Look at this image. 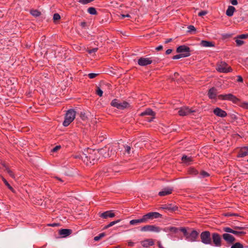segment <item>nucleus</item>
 Returning a JSON list of instances; mask_svg holds the SVG:
<instances>
[{"mask_svg":"<svg viewBox=\"0 0 248 248\" xmlns=\"http://www.w3.org/2000/svg\"><path fill=\"white\" fill-rule=\"evenodd\" d=\"M105 151L104 149H101L99 150H93L91 149L88 150V155L83 154V156H81V159L86 165H93L98 159V154L103 155L105 157H107L108 155H104V152Z\"/></svg>","mask_w":248,"mask_h":248,"instance_id":"nucleus-1","label":"nucleus"},{"mask_svg":"<svg viewBox=\"0 0 248 248\" xmlns=\"http://www.w3.org/2000/svg\"><path fill=\"white\" fill-rule=\"evenodd\" d=\"M216 70L220 73H228L232 71V68L225 62L221 61L217 63Z\"/></svg>","mask_w":248,"mask_h":248,"instance_id":"nucleus-2","label":"nucleus"},{"mask_svg":"<svg viewBox=\"0 0 248 248\" xmlns=\"http://www.w3.org/2000/svg\"><path fill=\"white\" fill-rule=\"evenodd\" d=\"M76 116V111L72 109H69L66 113L65 119L63 122V125L68 126L74 120Z\"/></svg>","mask_w":248,"mask_h":248,"instance_id":"nucleus-3","label":"nucleus"},{"mask_svg":"<svg viewBox=\"0 0 248 248\" xmlns=\"http://www.w3.org/2000/svg\"><path fill=\"white\" fill-rule=\"evenodd\" d=\"M218 98L222 100L230 101L235 104H238L240 102V99L232 93L219 94L218 95Z\"/></svg>","mask_w":248,"mask_h":248,"instance_id":"nucleus-4","label":"nucleus"},{"mask_svg":"<svg viewBox=\"0 0 248 248\" xmlns=\"http://www.w3.org/2000/svg\"><path fill=\"white\" fill-rule=\"evenodd\" d=\"M111 105L119 109H124L130 106L129 104L127 102L123 101L122 102H120L116 99H114L111 101Z\"/></svg>","mask_w":248,"mask_h":248,"instance_id":"nucleus-5","label":"nucleus"},{"mask_svg":"<svg viewBox=\"0 0 248 248\" xmlns=\"http://www.w3.org/2000/svg\"><path fill=\"white\" fill-rule=\"evenodd\" d=\"M162 228L153 225H147L141 228L140 231L142 232H159Z\"/></svg>","mask_w":248,"mask_h":248,"instance_id":"nucleus-6","label":"nucleus"},{"mask_svg":"<svg viewBox=\"0 0 248 248\" xmlns=\"http://www.w3.org/2000/svg\"><path fill=\"white\" fill-rule=\"evenodd\" d=\"M201 241L204 244H211L210 232L208 231H204L201 234Z\"/></svg>","mask_w":248,"mask_h":248,"instance_id":"nucleus-7","label":"nucleus"},{"mask_svg":"<svg viewBox=\"0 0 248 248\" xmlns=\"http://www.w3.org/2000/svg\"><path fill=\"white\" fill-rule=\"evenodd\" d=\"M143 217L146 223H147L149 221L153 220L154 218H161L162 215L158 212H149L143 215Z\"/></svg>","mask_w":248,"mask_h":248,"instance_id":"nucleus-8","label":"nucleus"},{"mask_svg":"<svg viewBox=\"0 0 248 248\" xmlns=\"http://www.w3.org/2000/svg\"><path fill=\"white\" fill-rule=\"evenodd\" d=\"M176 52L182 55H186L185 57L190 55V48L185 45H182L178 46L176 49Z\"/></svg>","mask_w":248,"mask_h":248,"instance_id":"nucleus-9","label":"nucleus"},{"mask_svg":"<svg viewBox=\"0 0 248 248\" xmlns=\"http://www.w3.org/2000/svg\"><path fill=\"white\" fill-rule=\"evenodd\" d=\"M195 112V110L189 108L187 107H181L179 109L178 114L181 116H187L191 113Z\"/></svg>","mask_w":248,"mask_h":248,"instance_id":"nucleus-10","label":"nucleus"},{"mask_svg":"<svg viewBox=\"0 0 248 248\" xmlns=\"http://www.w3.org/2000/svg\"><path fill=\"white\" fill-rule=\"evenodd\" d=\"M155 60H152L151 58L141 57L138 60V63L140 66H144L151 64Z\"/></svg>","mask_w":248,"mask_h":248,"instance_id":"nucleus-11","label":"nucleus"},{"mask_svg":"<svg viewBox=\"0 0 248 248\" xmlns=\"http://www.w3.org/2000/svg\"><path fill=\"white\" fill-rule=\"evenodd\" d=\"M213 243L216 247H221V238L220 235L217 233H213L212 235Z\"/></svg>","mask_w":248,"mask_h":248,"instance_id":"nucleus-12","label":"nucleus"},{"mask_svg":"<svg viewBox=\"0 0 248 248\" xmlns=\"http://www.w3.org/2000/svg\"><path fill=\"white\" fill-rule=\"evenodd\" d=\"M155 113L150 108L146 109L145 111H144L143 112L140 114V116H141L145 115H149L152 116L151 119L147 120V121L149 122H152L155 119Z\"/></svg>","mask_w":248,"mask_h":248,"instance_id":"nucleus-13","label":"nucleus"},{"mask_svg":"<svg viewBox=\"0 0 248 248\" xmlns=\"http://www.w3.org/2000/svg\"><path fill=\"white\" fill-rule=\"evenodd\" d=\"M222 237L229 244H232L235 241V238L232 235L228 233H223Z\"/></svg>","mask_w":248,"mask_h":248,"instance_id":"nucleus-14","label":"nucleus"},{"mask_svg":"<svg viewBox=\"0 0 248 248\" xmlns=\"http://www.w3.org/2000/svg\"><path fill=\"white\" fill-rule=\"evenodd\" d=\"M215 115L221 118L225 117L227 115V112L219 108H216L213 110Z\"/></svg>","mask_w":248,"mask_h":248,"instance_id":"nucleus-15","label":"nucleus"},{"mask_svg":"<svg viewBox=\"0 0 248 248\" xmlns=\"http://www.w3.org/2000/svg\"><path fill=\"white\" fill-rule=\"evenodd\" d=\"M199 233L196 230H192L190 233H189L187 240L190 242H195L196 241Z\"/></svg>","mask_w":248,"mask_h":248,"instance_id":"nucleus-16","label":"nucleus"},{"mask_svg":"<svg viewBox=\"0 0 248 248\" xmlns=\"http://www.w3.org/2000/svg\"><path fill=\"white\" fill-rule=\"evenodd\" d=\"M160 208L161 209L168 210L171 212L177 211L178 209V207L173 204H164L162 205Z\"/></svg>","mask_w":248,"mask_h":248,"instance_id":"nucleus-17","label":"nucleus"},{"mask_svg":"<svg viewBox=\"0 0 248 248\" xmlns=\"http://www.w3.org/2000/svg\"><path fill=\"white\" fill-rule=\"evenodd\" d=\"M99 216L104 219H107L108 217H115V214L111 210L107 211L103 213H99Z\"/></svg>","mask_w":248,"mask_h":248,"instance_id":"nucleus-18","label":"nucleus"},{"mask_svg":"<svg viewBox=\"0 0 248 248\" xmlns=\"http://www.w3.org/2000/svg\"><path fill=\"white\" fill-rule=\"evenodd\" d=\"M154 244V240L152 239H146L141 241V245L144 248H148L153 246Z\"/></svg>","mask_w":248,"mask_h":248,"instance_id":"nucleus-19","label":"nucleus"},{"mask_svg":"<svg viewBox=\"0 0 248 248\" xmlns=\"http://www.w3.org/2000/svg\"><path fill=\"white\" fill-rule=\"evenodd\" d=\"M248 155V146L242 147L238 153V157H243Z\"/></svg>","mask_w":248,"mask_h":248,"instance_id":"nucleus-20","label":"nucleus"},{"mask_svg":"<svg viewBox=\"0 0 248 248\" xmlns=\"http://www.w3.org/2000/svg\"><path fill=\"white\" fill-rule=\"evenodd\" d=\"M172 190L173 189L171 187H165L159 192L158 195L160 196H165L171 194Z\"/></svg>","mask_w":248,"mask_h":248,"instance_id":"nucleus-21","label":"nucleus"},{"mask_svg":"<svg viewBox=\"0 0 248 248\" xmlns=\"http://www.w3.org/2000/svg\"><path fill=\"white\" fill-rule=\"evenodd\" d=\"M129 223L131 225H136L141 223H146V221L143 216L140 218L130 220Z\"/></svg>","mask_w":248,"mask_h":248,"instance_id":"nucleus-22","label":"nucleus"},{"mask_svg":"<svg viewBox=\"0 0 248 248\" xmlns=\"http://www.w3.org/2000/svg\"><path fill=\"white\" fill-rule=\"evenodd\" d=\"M72 231L71 229H62L59 231V234L62 237H65L71 234Z\"/></svg>","mask_w":248,"mask_h":248,"instance_id":"nucleus-23","label":"nucleus"},{"mask_svg":"<svg viewBox=\"0 0 248 248\" xmlns=\"http://www.w3.org/2000/svg\"><path fill=\"white\" fill-rule=\"evenodd\" d=\"M183 162L186 165H189L193 161V158L191 156H188L184 155L182 157Z\"/></svg>","mask_w":248,"mask_h":248,"instance_id":"nucleus-24","label":"nucleus"},{"mask_svg":"<svg viewBox=\"0 0 248 248\" xmlns=\"http://www.w3.org/2000/svg\"><path fill=\"white\" fill-rule=\"evenodd\" d=\"M179 228L175 227H168L164 228L163 231L165 232H172L174 233H176L179 231Z\"/></svg>","mask_w":248,"mask_h":248,"instance_id":"nucleus-25","label":"nucleus"},{"mask_svg":"<svg viewBox=\"0 0 248 248\" xmlns=\"http://www.w3.org/2000/svg\"><path fill=\"white\" fill-rule=\"evenodd\" d=\"M235 11V7L232 6H229L226 10V14L228 16H232Z\"/></svg>","mask_w":248,"mask_h":248,"instance_id":"nucleus-26","label":"nucleus"},{"mask_svg":"<svg viewBox=\"0 0 248 248\" xmlns=\"http://www.w3.org/2000/svg\"><path fill=\"white\" fill-rule=\"evenodd\" d=\"M208 95L210 99H215L216 97V90L214 88H211L208 93Z\"/></svg>","mask_w":248,"mask_h":248,"instance_id":"nucleus-27","label":"nucleus"},{"mask_svg":"<svg viewBox=\"0 0 248 248\" xmlns=\"http://www.w3.org/2000/svg\"><path fill=\"white\" fill-rule=\"evenodd\" d=\"M200 45L203 47H213L215 46L213 42L205 40H202L201 42Z\"/></svg>","mask_w":248,"mask_h":248,"instance_id":"nucleus-28","label":"nucleus"},{"mask_svg":"<svg viewBox=\"0 0 248 248\" xmlns=\"http://www.w3.org/2000/svg\"><path fill=\"white\" fill-rule=\"evenodd\" d=\"M179 231L182 232L185 237H186V239L187 240V236H188L189 233L187 232L186 229L185 227H180L179 228Z\"/></svg>","mask_w":248,"mask_h":248,"instance_id":"nucleus-29","label":"nucleus"},{"mask_svg":"<svg viewBox=\"0 0 248 248\" xmlns=\"http://www.w3.org/2000/svg\"><path fill=\"white\" fill-rule=\"evenodd\" d=\"M30 13L34 17H38L41 15V12L37 10H31Z\"/></svg>","mask_w":248,"mask_h":248,"instance_id":"nucleus-30","label":"nucleus"},{"mask_svg":"<svg viewBox=\"0 0 248 248\" xmlns=\"http://www.w3.org/2000/svg\"><path fill=\"white\" fill-rule=\"evenodd\" d=\"M88 12L92 15H95L97 14V11L95 8L91 7H89L87 10Z\"/></svg>","mask_w":248,"mask_h":248,"instance_id":"nucleus-31","label":"nucleus"},{"mask_svg":"<svg viewBox=\"0 0 248 248\" xmlns=\"http://www.w3.org/2000/svg\"><path fill=\"white\" fill-rule=\"evenodd\" d=\"M239 106L245 109H248V102H238Z\"/></svg>","mask_w":248,"mask_h":248,"instance_id":"nucleus-32","label":"nucleus"},{"mask_svg":"<svg viewBox=\"0 0 248 248\" xmlns=\"http://www.w3.org/2000/svg\"><path fill=\"white\" fill-rule=\"evenodd\" d=\"M120 221V219H118V220H115V221H111L108 225H107L106 226H105L104 229H108V228L113 226L114 225L117 224V223L119 222Z\"/></svg>","mask_w":248,"mask_h":248,"instance_id":"nucleus-33","label":"nucleus"},{"mask_svg":"<svg viewBox=\"0 0 248 248\" xmlns=\"http://www.w3.org/2000/svg\"><path fill=\"white\" fill-rule=\"evenodd\" d=\"M106 235L105 232L100 233L98 235L94 237L93 239L95 241H98Z\"/></svg>","mask_w":248,"mask_h":248,"instance_id":"nucleus-34","label":"nucleus"},{"mask_svg":"<svg viewBox=\"0 0 248 248\" xmlns=\"http://www.w3.org/2000/svg\"><path fill=\"white\" fill-rule=\"evenodd\" d=\"M231 248H244V246L241 243L237 242L232 245Z\"/></svg>","mask_w":248,"mask_h":248,"instance_id":"nucleus-35","label":"nucleus"},{"mask_svg":"<svg viewBox=\"0 0 248 248\" xmlns=\"http://www.w3.org/2000/svg\"><path fill=\"white\" fill-rule=\"evenodd\" d=\"M2 165L3 166V167H4L5 168V170H6L7 173L9 174V175L14 178V173L13 172V171L12 170H11L8 168H7L5 165V164H3Z\"/></svg>","mask_w":248,"mask_h":248,"instance_id":"nucleus-36","label":"nucleus"},{"mask_svg":"<svg viewBox=\"0 0 248 248\" xmlns=\"http://www.w3.org/2000/svg\"><path fill=\"white\" fill-rule=\"evenodd\" d=\"M188 172L190 174L192 175H197L198 174V171L194 168H190L188 170Z\"/></svg>","mask_w":248,"mask_h":248,"instance_id":"nucleus-37","label":"nucleus"},{"mask_svg":"<svg viewBox=\"0 0 248 248\" xmlns=\"http://www.w3.org/2000/svg\"><path fill=\"white\" fill-rule=\"evenodd\" d=\"M2 180L5 185L7 186V187L10 189V190L13 191V188L10 185V184L8 183V182L6 181V180L3 177H2Z\"/></svg>","mask_w":248,"mask_h":248,"instance_id":"nucleus-38","label":"nucleus"},{"mask_svg":"<svg viewBox=\"0 0 248 248\" xmlns=\"http://www.w3.org/2000/svg\"><path fill=\"white\" fill-rule=\"evenodd\" d=\"M186 56V55H182V54H177V55L174 56L172 57V59H173V60L179 59L181 58L185 57Z\"/></svg>","mask_w":248,"mask_h":248,"instance_id":"nucleus-39","label":"nucleus"},{"mask_svg":"<svg viewBox=\"0 0 248 248\" xmlns=\"http://www.w3.org/2000/svg\"><path fill=\"white\" fill-rule=\"evenodd\" d=\"M125 149V152L127 153L128 154H130L131 153V147L129 145H126L124 146Z\"/></svg>","mask_w":248,"mask_h":248,"instance_id":"nucleus-40","label":"nucleus"},{"mask_svg":"<svg viewBox=\"0 0 248 248\" xmlns=\"http://www.w3.org/2000/svg\"><path fill=\"white\" fill-rule=\"evenodd\" d=\"M223 230L224 232H226L232 233L233 232V231H234L229 227H225L223 228Z\"/></svg>","mask_w":248,"mask_h":248,"instance_id":"nucleus-41","label":"nucleus"},{"mask_svg":"<svg viewBox=\"0 0 248 248\" xmlns=\"http://www.w3.org/2000/svg\"><path fill=\"white\" fill-rule=\"evenodd\" d=\"M96 93L98 95L101 97L103 95V92L100 88L98 87L96 90Z\"/></svg>","mask_w":248,"mask_h":248,"instance_id":"nucleus-42","label":"nucleus"},{"mask_svg":"<svg viewBox=\"0 0 248 248\" xmlns=\"http://www.w3.org/2000/svg\"><path fill=\"white\" fill-rule=\"evenodd\" d=\"M232 233L239 236L242 234H245L246 233L244 232L236 231L234 230Z\"/></svg>","mask_w":248,"mask_h":248,"instance_id":"nucleus-43","label":"nucleus"},{"mask_svg":"<svg viewBox=\"0 0 248 248\" xmlns=\"http://www.w3.org/2000/svg\"><path fill=\"white\" fill-rule=\"evenodd\" d=\"M188 28V32H191L193 31H196V28L193 25H189L187 27Z\"/></svg>","mask_w":248,"mask_h":248,"instance_id":"nucleus-44","label":"nucleus"},{"mask_svg":"<svg viewBox=\"0 0 248 248\" xmlns=\"http://www.w3.org/2000/svg\"><path fill=\"white\" fill-rule=\"evenodd\" d=\"M61 18L60 15L58 13L54 14L53 15V20L54 21L58 20Z\"/></svg>","mask_w":248,"mask_h":248,"instance_id":"nucleus-45","label":"nucleus"},{"mask_svg":"<svg viewBox=\"0 0 248 248\" xmlns=\"http://www.w3.org/2000/svg\"><path fill=\"white\" fill-rule=\"evenodd\" d=\"M238 39L239 38L236 39L235 42H236V45L237 46H240L242 45L244 42L243 41H242L240 39Z\"/></svg>","mask_w":248,"mask_h":248,"instance_id":"nucleus-46","label":"nucleus"},{"mask_svg":"<svg viewBox=\"0 0 248 248\" xmlns=\"http://www.w3.org/2000/svg\"><path fill=\"white\" fill-rule=\"evenodd\" d=\"M200 174L202 178L206 177L209 176V174L205 171H202Z\"/></svg>","mask_w":248,"mask_h":248,"instance_id":"nucleus-47","label":"nucleus"},{"mask_svg":"<svg viewBox=\"0 0 248 248\" xmlns=\"http://www.w3.org/2000/svg\"><path fill=\"white\" fill-rule=\"evenodd\" d=\"M248 37V34H241L237 36V38L239 39H246Z\"/></svg>","mask_w":248,"mask_h":248,"instance_id":"nucleus-48","label":"nucleus"},{"mask_svg":"<svg viewBox=\"0 0 248 248\" xmlns=\"http://www.w3.org/2000/svg\"><path fill=\"white\" fill-rule=\"evenodd\" d=\"M61 148V146L60 145H57V146H56L55 147H54L51 151L52 152H57L58 150H59V149H60Z\"/></svg>","mask_w":248,"mask_h":248,"instance_id":"nucleus-49","label":"nucleus"},{"mask_svg":"<svg viewBox=\"0 0 248 248\" xmlns=\"http://www.w3.org/2000/svg\"><path fill=\"white\" fill-rule=\"evenodd\" d=\"M98 75L97 74L95 73H90L88 74V77L90 78H93Z\"/></svg>","mask_w":248,"mask_h":248,"instance_id":"nucleus-50","label":"nucleus"},{"mask_svg":"<svg viewBox=\"0 0 248 248\" xmlns=\"http://www.w3.org/2000/svg\"><path fill=\"white\" fill-rule=\"evenodd\" d=\"M207 13L206 11H202L198 13V16H205Z\"/></svg>","mask_w":248,"mask_h":248,"instance_id":"nucleus-51","label":"nucleus"},{"mask_svg":"<svg viewBox=\"0 0 248 248\" xmlns=\"http://www.w3.org/2000/svg\"><path fill=\"white\" fill-rule=\"evenodd\" d=\"M97 50H98L97 48H94L88 50V52L89 54H92L93 53H94V52H96Z\"/></svg>","mask_w":248,"mask_h":248,"instance_id":"nucleus-52","label":"nucleus"},{"mask_svg":"<svg viewBox=\"0 0 248 248\" xmlns=\"http://www.w3.org/2000/svg\"><path fill=\"white\" fill-rule=\"evenodd\" d=\"M230 2L233 5H236L238 4L237 0H230Z\"/></svg>","mask_w":248,"mask_h":248,"instance_id":"nucleus-53","label":"nucleus"},{"mask_svg":"<svg viewBox=\"0 0 248 248\" xmlns=\"http://www.w3.org/2000/svg\"><path fill=\"white\" fill-rule=\"evenodd\" d=\"M162 49H163V46L161 45H160L155 48V49L157 51H160V50H162Z\"/></svg>","mask_w":248,"mask_h":248,"instance_id":"nucleus-54","label":"nucleus"},{"mask_svg":"<svg viewBox=\"0 0 248 248\" xmlns=\"http://www.w3.org/2000/svg\"><path fill=\"white\" fill-rule=\"evenodd\" d=\"M135 243L132 241H129L128 242V246L129 247H133L134 246Z\"/></svg>","mask_w":248,"mask_h":248,"instance_id":"nucleus-55","label":"nucleus"},{"mask_svg":"<svg viewBox=\"0 0 248 248\" xmlns=\"http://www.w3.org/2000/svg\"><path fill=\"white\" fill-rule=\"evenodd\" d=\"M237 78H238V79H237L238 82H242L243 81V78H242L241 76H238Z\"/></svg>","mask_w":248,"mask_h":248,"instance_id":"nucleus-56","label":"nucleus"},{"mask_svg":"<svg viewBox=\"0 0 248 248\" xmlns=\"http://www.w3.org/2000/svg\"><path fill=\"white\" fill-rule=\"evenodd\" d=\"M172 50L171 49H168L166 51V54L167 55L170 54L171 53Z\"/></svg>","mask_w":248,"mask_h":248,"instance_id":"nucleus-57","label":"nucleus"},{"mask_svg":"<svg viewBox=\"0 0 248 248\" xmlns=\"http://www.w3.org/2000/svg\"><path fill=\"white\" fill-rule=\"evenodd\" d=\"M157 244H158V246L159 248H165L163 247V246L162 245L160 241H158L157 242Z\"/></svg>","mask_w":248,"mask_h":248,"instance_id":"nucleus-58","label":"nucleus"},{"mask_svg":"<svg viewBox=\"0 0 248 248\" xmlns=\"http://www.w3.org/2000/svg\"><path fill=\"white\" fill-rule=\"evenodd\" d=\"M244 18L243 17H240L238 18V19L237 20V21L238 22H241V21H243V20H244Z\"/></svg>","mask_w":248,"mask_h":248,"instance_id":"nucleus-59","label":"nucleus"},{"mask_svg":"<svg viewBox=\"0 0 248 248\" xmlns=\"http://www.w3.org/2000/svg\"><path fill=\"white\" fill-rule=\"evenodd\" d=\"M171 41H172V39H171V38L168 39H167V40L165 41V44L169 43Z\"/></svg>","mask_w":248,"mask_h":248,"instance_id":"nucleus-60","label":"nucleus"},{"mask_svg":"<svg viewBox=\"0 0 248 248\" xmlns=\"http://www.w3.org/2000/svg\"><path fill=\"white\" fill-rule=\"evenodd\" d=\"M122 16L123 17H130V16L129 14L122 15Z\"/></svg>","mask_w":248,"mask_h":248,"instance_id":"nucleus-61","label":"nucleus"},{"mask_svg":"<svg viewBox=\"0 0 248 248\" xmlns=\"http://www.w3.org/2000/svg\"><path fill=\"white\" fill-rule=\"evenodd\" d=\"M86 23L85 22H83L81 23V26L83 27H85L86 26Z\"/></svg>","mask_w":248,"mask_h":248,"instance_id":"nucleus-62","label":"nucleus"},{"mask_svg":"<svg viewBox=\"0 0 248 248\" xmlns=\"http://www.w3.org/2000/svg\"><path fill=\"white\" fill-rule=\"evenodd\" d=\"M55 178H56L57 179H58L59 181H60V182H64V181H63V180H62V179L61 178H59V177H56Z\"/></svg>","mask_w":248,"mask_h":248,"instance_id":"nucleus-63","label":"nucleus"},{"mask_svg":"<svg viewBox=\"0 0 248 248\" xmlns=\"http://www.w3.org/2000/svg\"><path fill=\"white\" fill-rule=\"evenodd\" d=\"M81 156H83V154H82V155H76V156H75V158H79V159H81Z\"/></svg>","mask_w":248,"mask_h":248,"instance_id":"nucleus-64","label":"nucleus"}]
</instances>
